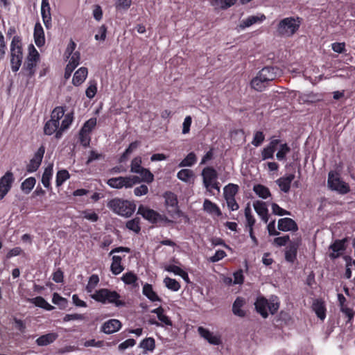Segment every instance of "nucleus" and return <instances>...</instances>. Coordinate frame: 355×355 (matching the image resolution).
<instances>
[{
  "label": "nucleus",
  "mask_w": 355,
  "mask_h": 355,
  "mask_svg": "<svg viewBox=\"0 0 355 355\" xmlns=\"http://www.w3.org/2000/svg\"><path fill=\"white\" fill-rule=\"evenodd\" d=\"M226 256L225 251L222 250H217L215 254L209 258L211 262H217L223 259Z\"/></svg>",
  "instance_id": "nucleus-61"
},
{
  "label": "nucleus",
  "mask_w": 355,
  "mask_h": 355,
  "mask_svg": "<svg viewBox=\"0 0 355 355\" xmlns=\"http://www.w3.org/2000/svg\"><path fill=\"white\" fill-rule=\"evenodd\" d=\"M14 180L13 174L10 171H7L5 175L0 178V200H2L9 192Z\"/></svg>",
  "instance_id": "nucleus-11"
},
{
  "label": "nucleus",
  "mask_w": 355,
  "mask_h": 355,
  "mask_svg": "<svg viewBox=\"0 0 355 355\" xmlns=\"http://www.w3.org/2000/svg\"><path fill=\"white\" fill-rule=\"evenodd\" d=\"M253 191L262 199H267L271 196L269 189L261 184L254 185Z\"/></svg>",
  "instance_id": "nucleus-35"
},
{
  "label": "nucleus",
  "mask_w": 355,
  "mask_h": 355,
  "mask_svg": "<svg viewBox=\"0 0 355 355\" xmlns=\"http://www.w3.org/2000/svg\"><path fill=\"white\" fill-rule=\"evenodd\" d=\"M36 180L35 178L30 177L26 178L21 184V189L26 193H28L35 187Z\"/></svg>",
  "instance_id": "nucleus-43"
},
{
  "label": "nucleus",
  "mask_w": 355,
  "mask_h": 355,
  "mask_svg": "<svg viewBox=\"0 0 355 355\" xmlns=\"http://www.w3.org/2000/svg\"><path fill=\"white\" fill-rule=\"evenodd\" d=\"M245 304V300L243 297H238L232 305L233 313L239 317H244L245 312L242 309V307Z\"/></svg>",
  "instance_id": "nucleus-30"
},
{
  "label": "nucleus",
  "mask_w": 355,
  "mask_h": 355,
  "mask_svg": "<svg viewBox=\"0 0 355 355\" xmlns=\"http://www.w3.org/2000/svg\"><path fill=\"white\" fill-rule=\"evenodd\" d=\"M122 258L120 256L114 255L112 257V262L111 264V271L114 275H119L123 270L121 265Z\"/></svg>",
  "instance_id": "nucleus-37"
},
{
  "label": "nucleus",
  "mask_w": 355,
  "mask_h": 355,
  "mask_svg": "<svg viewBox=\"0 0 355 355\" xmlns=\"http://www.w3.org/2000/svg\"><path fill=\"white\" fill-rule=\"evenodd\" d=\"M140 347L145 351H153L155 347V340L153 338H147L140 343Z\"/></svg>",
  "instance_id": "nucleus-46"
},
{
  "label": "nucleus",
  "mask_w": 355,
  "mask_h": 355,
  "mask_svg": "<svg viewBox=\"0 0 355 355\" xmlns=\"http://www.w3.org/2000/svg\"><path fill=\"white\" fill-rule=\"evenodd\" d=\"M278 229L283 232L297 231L298 227L294 220L290 218H283L278 220Z\"/></svg>",
  "instance_id": "nucleus-18"
},
{
  "label": "nucleus",
  "mask_w": 355,
  "mask_h": 355,
  "mask_svg": "<svg viewBox=\"0 0 355 355\" xmlns=\"http://www.w3.org/2000/svg\"><path fill=\"white\" fill-rule=\"evenodd\" d=\"M52 302L59 306L60 308H65L67 304V300L57 293H53Z\"/></svg>",
  "instance_id": "nucleus-53"
},
{
  "label": "nucleus",
  "mask_w": 355,
  "mask_h": 355,
  "mask_svg": "<svg viewBox=\"0 0 355 355\" xmlns=\"http://www.w3.org/2000/svg\"><path fill=\"white\" fill-rule=\"evenodd\" d=\"M28 300L32 304H34L35 306L47 311H51L54 309V307L49 304L42 297H36L34 298L28 299Z\"/></svg>",
  "instance_id": "nucleus-38"
},
{
  "label": "nucleus",
  "mask_w": 355,
  "mask_h": 355,
  "mask_svg": "<svg viewBox=\"0 0 355 355\" xmlns=\"http://www.w3.org/2000/svg\"><path fill=\"white\" fill-rule=\"evenodd\" d=\"M41 14L43 22L45 26L48 28L50 26L51 21V8L49 0L42 1Z\"/></svg>",
  "instance_id": "nucleus-22"
},
{
  "label": "nucleus",
  "mask_w": 355,
  "mask_h": 355,
  "mask_svg": "<svg viewBox=\"0 0 355 355\" xmlns=\"http://www.w3.org/2000/svg\"><path fill=\"white\" fill-rule=\"evenodd\" d=\"M141 176V179L140 178V182L144 181L147 183H150L154 180V175L150 171L145 168H144L139 173H137Z\"/></svg>",
  "instance_id": "nucleus-52"
},
{
  "label": "nucleus",
  "mask_w": 355,
  "mask_h": 355,
  "mask_svg": "<svg viewBox=\"0 0 355 355\" xmlns=\"http://www.w3.org/2000/svg\"><path fill=\"white\" fill-rule=\"evenodd\" d=\"M139 182L140 178L135 175L119 176L112 178L107 180V184L109 187L116 189H121L122 188L130 189Z\"/></svg>",
  "instance_id": "nucleus-7"
},
{
  "label": "nucleus",
  "mask_w": 355,
  "mask_h": 355,
  "mask_svg": "<svg viewBox=\"0 0 355 355\" xmlns=\"http://www.w3.org/2000/svg\"><path fill=\"white\" fill-rule=\"evenodd\" d=\"M295 178L294 174H288L286 176L282 177L276 180V183L280 188L281 191L284 193H288L291 188V184Z\"/></svg>",
  "instance_id": "nucleus-23"
},
{
  "label": "nucleus",
  "mask_w": 355,
  "mask_h": 355,
  "mask_svg": "<svg viewBox=\"0 0 355 355\" xmlns=\"http://www.w3.org/2000/svg\"><path fill=\"white\" fill-rule=\"evenodd\" d=\"M245 217L246 220L245 227H251L255 224L256 220L252 215L251 208L248 205L245 209Z\"/></svg>",
  "instance_id": "nucleus-48"
},
{
  "label": "nucleus",
  "mask_w": 355,
  "mask_h": 355,
  "mask_svg": "<svg viewBox=\"0 0 355 355\" xmlns=\"http://www.w3.org/2000/svg\"><path fill=\"white\" fill-rule=\"evenodd\" d=\"M290 151V148L286 144L279 145V148L276 154L277 159L279 161L284 160L286 154Z\"/></svg>",
  "instance_id": "nucleus-51"
},
{
  "label": "nucleus",
  "mask_w": 355,
  "mask_h": 355,
  "mask_svg": "<svg viewBox=\"0 0 355 355\" xmlns=\"http://www.w3.org/2000/svg\"><path fill=\"white\" fill-rule=\"evenodd\" d=\"M255 309L264 318L268 315V313L272 315L276 313L279 308V301L277 296H271L267 300L263 296H258L255 302Z\"/></svg>",
  "instance_id": "nucleus-4"
},
{
  "label": "nucleus",
  "mask_w": 355,
  "mask_h": 355,
  "mask_svg": "<svg viewBox=\"0 0 355 355\" xmlns=\"http://www.w3.org/2000/svg\"><path fill=\"white\" fill-rule=\"evenodd\" d=\"M82 215L84 218L92 222H96L98 220V214L92 210L83 211Z\"/></svg>",
  "instance_id": "nucleus-56"
},
{
  "label": "nucleus",
  "mask_w": 355,
  "mask_h": 355,
  "mask_svg": "<svg viewBox=\"0 0 355 355\" xmlns=\"http://www.w3.org/2000/svg\"><path fill=\"white\" fill-rule=\"evenodd\" d=\"M23 57H11L10 64L12 71L16 72L19 70Z\"/></svg>",
  "instance_id": "nucleus-58"
},
{
  "label": "nucleus",
  "mask_w": 355,
  "mask_h": 355,
  "mask_svg": "<svg viewBox=\"0 0 355 355\" xmlns=\"http://www.w3.org/2000/svg\"><path fill=\"white\" fill-rule=\"evenodd\" d=\"M89 295L96 302L103 304H110L118 308L123 307L126 305L125 300L122 299L121 295L114 290L100 288Z\"/></svg>",
  "instance_id": "nucleus-3"
},
{
  "label": "nucleus",
  "mask_w": 355,
  "mask_h": 355,
  "mask_svg": "<svg viewBox=\"0 0 355 355\" xmlns=\"http://www.w3.org/2000/svg\"><path fill=\"white\" fill-rule=\"evenodd\" d=\"M345 239L336 240L331 245L330 250L331 252L329 254V257L335 259L339 257L345 250Z\"/></svg>",
  "instance_id": "nucleus-16"
},
{
  "label": "nucleus",
  "mask_w": 355,
  "mask_h": 355,
  "mask_svg": "<svg viewBox=\"0 0 355 355\" xmlns=\"http://www.w3.org/2000/svg\"><path fill=\"white\" fill-rule=\"evenodd\" d=\"M70 178V175L69 172L65 170H60L58 171L56 175V186H61L66 180H67Z\"/></svg>",
  "instance_id": "nucleus-45"
},
{
  "label": "nucleus",
  "mask_w": 355,
  "mask_h": 355,
  "mask_svg": "<svg viewBox=\"0 0 355 355\" xmlns=\"http://www.w3.org/2000/svg\"><path fill=\"white\" fill-rule=\"evenodd\" d=\"M34 39L35 44L40 47L45 43L44 33L42 25L36 23L34 28Z\"/></svg>",
  "instance_id": "nucleus-27"
},
{
  "label": "nucleus",
  "mask_w": 355,
  "mask_h": 355,
  "mask_svg": "<svg viewBox=\"0 0 355 355\" xmlns=\"http://www.w3.org/2000/svg\"><path fill=\"white\" fill-rule=\"evenodd\" d=\"M202 176L203 184L207 191L211 192L212 189H216L218 192L220 191L219 182L217 181L218 173L214 168H205L202 171Z\"/></svg>",
  "instance_id": "nucleus-8"
},
{
  "label": "nucleus",
  "mask_w": 355,
  "mask_h": 355,
  "mask_svg": "<svg viewBox=\"0 0 355 355\" xmlns=\"http://www.w3.org/2000/svg\"><path fill=\"white\" fill-rule=\"evenodd\" d=\"M85 319V316L83 314L73 313L67 314L63 318L64 322H69L71 320H83Z\"/></svg>",
  "instance_id": "nucleus-62"
},
{
  "label": "nucleus",
  "mask_w": 355,
  "mask_h": 355,
  "mask_svg": "<svg viewBox=\"0 0 355 355\" xmlns=\"http://www.w3.org/2000/svg\"><path fill=\"white\" fill-rule=\"evenodd\" d=\"M107 206L114 213L123 217H130L136 209L134 202L117 198L110 200Z\"/></svg>",
  "instance_id": "nucleus-5"
},
{
  "label": "nucleus",
  "mask_w": 355,
  "mask_h": 355,
  "mask_svg": "<svg viewBox=\"0 0 355 355\" xmlns=\"http://www.w3.org/2000/svg\"><path fill=\"white\" fill-rule=\"evenodd\" d=\"M53 164H49L44 169L42 177V183L44 187L49 188L51 185V180L53 175Z\"/></svg>",
  "instance_id": "nucleus-36"
},
{
  "label": "nucleus",
  "mask_w": 355,
  "mask_h": 355,
  "mask_svg": "<svg viewBox=\"0 0 355 355\" xmlns=\"http://www.w3.org/2000/svg\"><path fill=\"white\" fill-rule=\"evenodd\" d=\"M282 71L277 67H266L259 71L250 83L252 88L261 92L277 77L281 76Z\"/></svg>",
  "instance_id": "nucleus-2"
},
{
  "label": "nucleus",
  "mask_w": 355,
  "mask_h": 355,
  "mask_svg": "<svg viewBox=\"0 0 355 355\" xmlns=\"http://www.w3.org/2000/svg\"><path fill=\"white\" fill-rule=\"evenodd\" d=\"M300 26L299 18L286 17L279 21L277 32L282 36L291 37L298 30Z\"/></svg>",
  "instance_id": "nucleus-6"
},
{
  "label": "nucleus",
  "mask_w": 355,
  "mask_h": 355,
  "mask_svg": "<svg viewBox=\"0 0 355 355\" xmlns=\"http://www.w3.org/2000/svg\"><path fill=\"white\" fill-rule=\"evenodd\" d=\"M144 168L141 166V158L140 157H135L131 162L130 171L132 173H139Z\"/></svg>",
  "instance_id": "nucleus-50"
},
{
  "label": "nucleus",
  "mask_w": 355,
  "mask_h": 355,
  "mask_svg": "<svg viewBox=\"0 0 355 355\" xmlns=\"http://www.w3.org/2000/svg\"><path fill=\"white\" fill-rule=\"evenodd\" d=\"M253 207L261 219L265 223H267L268 222L269 215L266 203L261 200H255L253 202Z\"/></svg>",
  "instance_id": "nucleus-15"
},
{
  "label": "nucleus",
  "mask_w": 355,
  "mask_h": 355,
  "mask_svg": "<svg viewBox=\"0 0 355 355\" xmlns=\"http://www.w3.org/2000/svg\"><path fill=\"white\" fill-rule=\"evenodd\" d=\"M40 59V55L35 47L31 45L29 48L28 55L24 63L23 69L26 71L27 76L32 77L35 73V68Z\"/></svg>",
  "instance_id": "nucleus-10"
},
{
  "label": "nucleus",
  "mask_w": 355,
  "mask_h": 355,
  "mask_svg": "<svg viewBox=\"0 0 355 355\" xmlns=\"http://www.w3.org/2000/svg\"><path fill=\"white\" fill-rule=\"evenodd\" d=\"M138 214L152 223L157 222L159 216L157 211L143 205L139 207Z\"/></svg>",
  "instance_id": "nucleus-19"
},
{
  "label": "nucleus",
  "mask_w": 355,
  "mask_h": 355,
  "mask_svg": "<svg viewBox=\"0 0 355 355\" xmlns=\"http://www.w3.org/2000/svg\"><path fill=\"white\" fill-rule=\"evenodd\" d=\"M301 239L297 238L290 242L285 252V258L289 262H293L296 259L297 251L300 245Z\"/></svg>",
  "instance_id": "nucleus-17"
},
{
  "label": "nucleus",
  "mask_w": 355,
  "mask_h": 355,
  "mask_svg": "<svg viewBox=\"0 0 355 355\" xmlns=\"http://www.w3.org/2000/svg\"><path fill=\"white\" fill-rule=\"evenodd\" d=\"M121 327V323L119 320L111 319L105 322L101 327V330L107 334H111L118 331Z\"/></svg>",
  "instance_id": "nucleus-21"
},
{
  "label": "nucleus",
  "mask_w": 355,
  "mask_h": 355,
  "mask_svg": "<svg viewBox=\"0 0 355 355\" xmlns=\"http://www.w3.org/2000/svg\"><path fill=\"white\" fill-rule=\"evenodd\" d=\"M126 227L130 230L138 233L140 231L139 220V218H134L128 220L126 223Z\"/></svg>",
  "instance_id": "nucleus-54"
},
{
  "label": "nucleus",
  "mask_w": 355,
  "mask_h": 355,
  "mask_svg": "<svg viewBox=\"0 0 355 355\" xmlns=\"http://www.w3.org/2000/svg\"><path fill=\"white\" fill-rule=\"evenodd\" d=\"M45 148L44 146H41L26 166V170L28 173H33L38 169L42 163Z\"/></svg>",
  "instance_id": "nucleus-12"
},
{
  "label": "nucleus",
  "mask_w": 355,
  "mask_h": 355,
  "mask_svg": "<svg viewBox=\"0 0 355 355\" xmlns=\"http://www.w3.org/2000/svg\"><path fill=\"white\" fill-rule=\"evenodd\" d=\"M136 344V342L132 338H129L125 340L124 342L121 343L119 345V349L120 350H125L129 347H133Z\"/></svg>",
  "instance_id": "nucleus-63"
},
{
  "label": "nucleus",
  "mask_w": 355,
  "mask_h": 355,
  "mask_svg": "<svg viewBox=\"0 0 355 355\" xmlns=\"http://www.w3.org/2000/svg\"><path fill=\"white\" fill-rule=\"evenodd\" d=\"M196 162V157L193 153H190L180 163V167L191 166Z\"/></svg>",
  "instance_id": "nucleus-49"
},
{
  "label": "nucleus",
  "mask_w": 355,
  "mask_h": 355,
  "mask_svg": "<svg viewBox=\"0 0 355 355\" xmlns=\"http://www.w3.org/2000/svg\"><path fill=\"white\" fill-rule=\"evenodd\" d=\"M148 191V188L146 185L142 184L136 187L134 189V193L137 196H141L146 195Z\"/></svg>",
  "instance_id": "nucleus-64"
},
{
  "label": "nucleus",
  "mask_w": 355,
  "mask_h": 355,
  "mask_svg": "<svg viewBox=\"0 0 355 355\" xmlns=\"http://www.w3.org/2000/svg\"><path fill=\"white\" fill-rule=\"evenodd\" d=\"M96 125V119L91 118L84 123L79 133H89L91 131H92Z\"/></svg>",
  "instance_id": "nucleus-47"
},
{
  "label": "nucleus",
  "mask_w": 355,
  "mask_h": 355,
  "mask_svg": "<svg viewBox=\"0 0 355 355\" xmlns=\"http://www.w3.org/2000/svg\"><path fill=\"white\" fill-rule=\"evenodd\" d=\"M266 16L263 14H261L259 16H250L247 19L243 20L240 24V28L244 29L247 27L257 23L261 22L265 20Z\"/></svg>",
  "instance_id": "nucleus-31"
},
{
  "label": "nucleus",
  "mask_w": 355,
  "mask_h": 355,
  "mask_svg": "<svg viewBox=\"0 0 355 355\" xmlns=\"http://www.w3.org/2000/svg\"><path fill=\"white\" fill-rule=\"evenodd\" d=\"M327 183L331 190L336 191L339 193L345 194L349 191V185L343 182L339 177V175L334 171L329 173Z\"/></svg>",
  "instance_id": "nucleus-9"
},
{
  "label": "nucleus",
  "mask_w": 355,
  "mask_h": 355,
  "mask_svg": "<svg viewBox=\"0 0 355 355\" xmlns=\"http://www.w3.org/2000/svg\"><path fill=\"white\" fill-rule=\"evenodd\" d=\"M11 57H23L21 40L19 37L15 36L10 44Z\"/></svg>",
  "instance_id": "nucleus-26"
},
{
  "label": "nucleus",
  "mask_w": 355,
  "mask_h": 355,
  "mask_svg": "<svg viewBox=\"0 0 355 355\" xmlns=\"http://www.w3.org/2000/svg\"><path fill=\"white\" fill-rule=\"evenodd\" d=\"M198 332L202 338L211 345H219L221 343L220 336L214 334L207 329L199 327L198 328Z\"/></svg>",
  "instance_id": "nucleus-14"
},
{
  "label": "nucleus",
  "mask_w": 355,
  "mask_h": 355,
  "mask_svg": "<svg viewBox=\"0 0 355 355\" xmlns=\"http://www.w3.org/2000/svg\"><path fill=\"white\" fill-rule=\"evenodd\" d=\"M279 144V140L273 139L272 140L268 146L265 147L261 152V157L263 160H266L268 159H272L274 156L275 151L277 149V146Z\"/></svg>",
  "instance_id": "nucleus-24"
},
{
  "label": "nucleus",
  "mask_w": 355,
  "mask_h": 355,
  "mask_svg": "<svg viewBox=\"0 0 355 355\" xmlns=\"http://www.w3.org/2000/svg\"><path fill=\"white\" fill-rule=\"evenodd\" d=\"M165 286L174 292H176L180 290V283L176 281L175 279H172L171 277H166L164 279L163 281Z\"/></svg>",
  "instance_id": "nucleus-42"
},
{
  "label": "nucleus",
  "mask_w": 355,
  "mask_h": 355,
  "mask_svg": "<svg viewBox=\"0 0 355 355\" xmlns=\"http://www.w3.org/2000/svg\"><path fill=\"white\" fill-rule=\"evenodd\" d=\"M177 177L183 182H191L193 180L194 173L190 169H182L178 173Z\"/></svg>",
  "instance_id": "nucleus-40"
},
{
  "label": "nucleus",
  "mask_w": 355,
  "mask_h": 355,
  "mask_svg": "<svg viewBox=\"0 0 355 355\" xmlns=\"http://www.w3.org/2000/svg\"><path fill=\"white\" fill-rule=\"evenodd\" d=\"M203 209L209 214L216 215L217 216H220L222 214L217 205L212 202L208 199L205 200L203 203Z\"/></svg>",
  "instance_id": "nucleus-32"
},
{
  "label": "nucleus",
  "mask_w": 355,
  "mask_h": 355,
  "mask_svg": "<svg viewBox=\"0 0 355 355\" xmlns=\"http://www.w3.org/2000/svg\"><path fill=\"white\" fill-rule=\"evenodd\" d=\"M88 71L86 67H80L78 69L74 75L72 80V83L75 86L80 85L86 79L87 76Z\"/></svg>",
  "instance_id": "nucleus-29"
},
{
  "label": "nucleus",
  "mask_w": 355,
  "mask_h": 355,
  "mask_svg": "<svg viewBox=\"0 0 355 355\" xmlns=\"http://www.w3.org/2000/svg\"><path fill=\"white\" fill-rule=\"evenodd\" d=\"M164 270L167 272H172L175 275L180 276L182 272H183L184 270L180 268L178 266L173 264H168L164 266Z\"/></svg>",
  "instance_id": "nucleus-57"
},
{
  "label": "nucleus",
  "mask_w": 355,
  "mask_h": 355,
  "mask_svg": "<svg viewBox=\"0 0 355 355\" xmlns=\"http://www.w3.org/2000/svg\"><path fill=\"white\" fill-rule=\"evenodd\" d=\"M58 337L57 333L51 332L40 336L35 342L38 346H46L53 343Z\"/></svg>",
  "instance_id": "nucleus-28"
},
{
  "label": "nucleus",
  "mask_w": 355,
  "mask_h": 355,
  "mask_svg": "<svg viewBox=\"0 0 355 355\" xmlns=\"http://www.w3.org/2000/svg\"><path fill=\"white\" fill-rule=\"evenodd\" d=\"M312 308L317 316L322 320L326 317V308L322 300L316 299L313 301Z\"/></svg>",
  "instance_id": "nucleus-25"
},
{
  "label": "nucleus",
  "mask_w": 355,
  "mask_h": 355,
  "mask_svg": "<svg viewBox=\"0 0 355 355\" xmlns=\"http://www.w3.org/2000/svg\"><path fill=\"white\" fill-rule=\"evenodd\" d=\"M139 146V143L138 141L132 142L130 144L129 147L125 150V151L123 153L120 158V161H124L126 157L131 154L135 150H136Z\"/></svg>",
  "instance_id": "nucleus-55"
},
{
  "label": "nucleus",
  "mask_w": 355,
  "mask_h": 355,
  "mask_svg": "<svg viewBox=\"0 0 355 355\" xmlns=\"http://www.w3.org/2000/svg\"><path fill=\"white\" fill-rule=\"evenodd\" d=\"M272 211L274 214L278 216H284V215H291V213L282 207H280L277 204L272 203L271 205Z\"/></svg>",
  "instance_id": "nucleus-59"
},
{
  "label": "nucleus",
  "mask_w": 355,
  "mask_h": 355,
  "mask_svg": "<svg viewBox=\"0 0 355 355\" xmlns=\"http://www.w3.org/2000/svg\"><path fill=\"white\" fill-rule=\"evenodd\" d=\"M80 60V55L79 52L76 51L71 55L70 60L65 68L64 78L66 79L69 78L73 71L79 64Z\"/></svg>",
  "instance_id": "nucleus-20"
},
{
  "label": "nucleus",
  "mask_w": 355,
  "mask_h": 355,
  "mask_svg": "<svg viewBox=\"0 0 355 355\" xmlns=\"http://www.w3.org/2000/svg\"><path fill=\"white\" fill-rule=\"evenodd\" d=\"M165 198V204L168 207H171V210L168 212L171 216L173 218L180 216V210L178 207V198L175 193L172 192H166L164 196Z\"/></svg>",
  "instance_id": "nucleus-13"
},
{
  "label": "nucleus",
  "mask_w": 355,
  "mask_h": 355,
  "mask_svg": "<svg viewBox=\"0 0 355 355\" xmlns=\"http://www.w3.org/2000/svg\"><path fill=\"white\" fill-rule=\"evenodd\" d=\"M290 240L288 235L284 236L276 237L273 240V244L277 247L286 245Z\"/></svg>",
  "instance_id": "nucleus-60"
},
{
  "label": "nucleus",
  "mask_w": 355,
  "mask_h": 355,
  "mask_svg": "<svg viewBox=\"0 0 355 355\" xmlns=\"http://www.w3.org/2000/svg\"><path fill=\"white\" fill-rule=\"evenodd\" d=\"M143 294L152 302H160L161 299L157 294L153 291L152 285L145 284L143 286Z\"/></svg>",
  "instance_id": "nucleus-33"
},
{
  "label": "nucleus",
  "mask_w": 355,
  "mask_h": 355,
  "mask_svg": "<svg viewBox=\"0 0 355 355\" xmlns=\"http://www.w3.org/2000/svg\"><path fill=\"white\" fill-rule=\"evenodd\" d=\"M151 313H155L159 319V320L161 322L162 325H167V326H171L172 322L169 319V318L164 314V310L162 306H159L157 309H155L151 311Z\"/></svg>",
  "instance_id": "nucleus-34"
},
{
  "label": "nucleus",
  "mask_w": 355,
  "mask_h": 355,
  "mask_svg": "<svg viewBox=\"0 0 355 355\" xmlns=\"http://www.w3.org/2000/svg\"><path fill=\"white\" fill-rule=\"evenodd\" d=\"M73 120L72 112L64 115L63 107H56L51 112V119L44 125V133H62L69 128Z\"/></svg>",
  "instance_id": "nucleus-1"
},
{
  "label": "nucleus",
  "mask_w": 355,
  "mask_h": 355,
  "mask_svg": "<svg viewBox=\"0 0 355 355\" xmlns=\"http://www.w3.org/2000/svg\"><path fill=\"white\" fill-rule=\"evenodd\" d=\"M239 187L236 184H229L224 188V197L234 198L236 193L238 192Z\"/></svg>",
  "instance_id": "nucleus-44"
},
{
  "label": "nucleus",
  "mask_w": 355,
  "mask_h": 355,
  "mask_svg": "<svg viewBox=\"0 0 355 355\" xmlns=\"http://www.w3.org/2000/svg\"><path fill=\"white\" fill-rule=\"evenodd\" d=\"M98 283H99L98 276L95 274L91 275L89 278L88 283L85 287L86 291L88 293H89L90 295L93 294L94 293V290L97 286Z\"/></svg>",
  "instance_id": "nucleus-41"
},
{
  "label": "nucleus",
  "mask_w": 355,
  "mask_h": 355,
  "mask_svg": "<svg viewBox=\"0 0 355 355\" xmlns=\"http://www.w3.org/2000/svg\"><path fill=\"white\" fill-rule=\"evenodd\" d=\"M121 280L124 282V284L130 285L134 288L139 286L137 283L138 278L136 275L132 272H128L123 274L121 277Z\"/></svg>",
  "instance_id": "nucleus-39"
}]
</instances>
